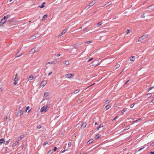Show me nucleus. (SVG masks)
<instances>
[{
  "instance_id": "nucleus-42",
  "label": "nucleus",
  "mask_w": 154,
  "mask_h": 154,
  "mask_svg": "<svg viewBox=\"0 0 154 154\" xmlns=\"http://www.w3.org/2000/svg\"><path fill=\"white\" fill-rule=\"evenodd\" d=\"M18 53H19V52H18V53H17L16 54V57H20V56H21V54H20V55H17V54H18Z\"/></svg>"
},
{
  "instance_id": "nucleus-39",
  "label": "nucleus",
  "mask_w": 154,
  "mask_h": 154,
  "mask_svg": "<svg viewBox=\"0 0 154 154\" xmlns=\"http://www.w3.org/2000/svg\"><path fill=\"white\" fill-rule=\"evenodd\" d=\"M141 17L143 18H144L145 17V13H143L141 15Z\"/></svg>"
},
{
  "instance_id": "nucleus-55",
  "label": "nucleus",
  "mask_w": 154,
  "mask_h": 154,
  "mask_svg": "<svg viewBox=\"0 0 154 154\" xmlns=\"http://www.w3.org/2000/svg\"><path fill=\"white\" fill-rule=\"evenodd\" d=\"M154 88V87H152L151 88H149V90H151L152 88Z\"/></svg>"
},
{
  "instance_id": "nucleus-12",
  "label": "nucleus",
  "mask_w": 154,
  "mask_h": 154,
  "mask_svg": "<svg viewBox=\"0 0 154 154\" xmlns=\"http://www.w3.org/2000/svg\"><path fill=\"white\" fill-rule=\"evenodd\" d=\"M111 107V106L109 105H107L106 106L105 108L104 109H106V110H107L109 109Z\"/></svg>"
},
{
  "instance_id": "nucleus-5",
  "label": "nucleus",
  "mask_w": 154,
  "mask_h": 154,
  "mask_svg": "<svg viewBox=\"0 0 154 154\" xmlns=\"http://www.w3.org/2000/svg\"><path fill=\"white\" fill-rule=\"evenodd\" d=\"M67 30H68V29H65L64 30H63V31L58 36V37H60L61 36L63 35L64 34H65L66 32L67 31Z\"/></svg>"
},
{
  "instance_id": "nucleus-40",
  "label": "nucleus",
  "mask_w": 154,
  "mask_h": 154,
  "mask_svg": "<svg viewBox=\"0 0 154 154\" xmlns=\"http://www.w3.org/2000/svg\"><path fill=\"white\" fill-rule=\"evenodd\" d=\"M48 143V142H47V141H46V142H45V143L43 144V146H45V145L46 144H47Z\"/></svg>"
},
{
  "instance_id": "nucleus-33",
  "label": "nucleus",
  "mask_w": 154,
  "mask_h": 154,
  "mask_svg": "<svg viewBox=\"0 0 154 154\" xmlns=\"http://www.w3.org/2000/svg\"><path fill=\"white\" fill-rule=\"evenodd\" d=\"M92 41H88L86 42H85V43H87V44H90V43H92Z\"/></svg>"
},
{
  "instance_id": "nucleus-10",
  "label": "nucleus",
  "mask_w": 154,
  "mask_h": 154,
  "mask_svg": "<svg viewBox=\"0 0 154 154\" xmlns=\"http://www.w3.org/2000/svg\"><path fill=\"white\" fill-rule=\"evenodd\" d=\"M40 36V35L39 34H35V36H33L31 38L32 39H34L36 38V37H38Z\"/></svg>"
},
{
  "instance_id": "nucleus-59",
  "label": "nucleus",
  "mask_w": 154,
  "mask_h": 154,
  "mask_svg": "<svg viewBox=\"0 0 154 154\" xmlns=\"http://www.w3.org/2000/svg\"><path fill=\"white\" fill-rule=\"evenodd\" d=\"M2 88H0V93L2 92Z\"/></svg>"
},
{
  "instance_id": "nucleus-4",
  "label": "nucleus",
  "mask_w": 154,
  "mask_h": 154,
  "mask_svg": "<svg viewBox=\"0 0 154 154\" xmlns=\"http://www.w3.org/2000/svg\"><path fill=\"white\" fill-rule=\"evenodd\" d=\"M74 75L71 74H68L65 75V77L66 78V79H70L72 78L74 76Z\"/></svg>"
},
{
  "instance_id": "nucleus-16",
  "label": "nucleus",
  "mask_w": 154,
  "mask_h": 154,
  "mask_svg": "<svg viewBox=\"0 0 154 154\" xmlns=\"http://www.w3.org/2000/svg\"><path fill=\"white\" fill-rule=\"evenodd\" d=\"M130 60L132 61H134L135 60V57L134 56H132L130 57Z\"/></svg>"
},
{
  "instance_id": "nucleus-6",
  "label": "nucleus",
  "mask_w": 154,
  "mask_h": 154,
  "mask_svg": "<svg viewBox=\"0 0 154 154\" xmlns=\"http://www.w3.org/2000/svg\"><path fill=\"white\" fill-rule=\"evenodd\" d=\"M23 112L22 110H20L17 112V117L20 116L23 114Z\"/></svg>"
},
{
  "instance_id": "nucleus-58",
  "label": "nucleus",
  "mask_w": 154,
  "mask_h": 154,
  "mask_svg": "<svg viewBox=\"0 0 154 154\" xmlns=\"http://www.w3.org/2000/svg\"><path fill=\"white\" fill-rule=\"evenodd\" d=\"M87 29V28H84L83 29V30L84 31H85Z\"/></svg>"
},
{
  "instance_id": "nucleus-62",
  "label": "nucleus",
  "mask_w": 154,
  "mask_h": 154,
  "mask_svg": "<svg viewBox=\"0 0 154 154\" xmlns=\"http://www.w3.org/2000/svg\"><path fill=\"white\" fill-rule=\"evenodd\" d=\"M100 128H99V126L97 128V130H98Z\"/></svg>"
},
{
  "instance_id": "nucleus-48",
  "label": "nucleus",
  "mask_w": 154,
  "mask_h": 154,
  "mask_svg": "<svg viewBox=\"0 0 154 154\" xmlns=\"http://www.w3.org/2000/svg\"><path fill=\"white\" fill-rule=\"evenodd\" d=\"M153 145H154V142H152V143H151L150 144V146H153Z\"/></svg>"
},
{
  "instance_id": "nucleus-7",
  "label": "nucleus",
  "mask_w": 154,
  "mask_h": 154,
  "mask_svg": "<svg viewBox=\"0 0 154 154\" xmlns=\"http://www.w3.org/2000/svg\"><path fill=\"white\" fill-rule=\"evenodd\" d=\"M47 80H44L40 84V86L43 87H44L47 84Z\"/></svg>"
},
{
  "instance_id": "nucleus-15",
  "label": "nucleus",
  "mask_w": 154,
  "mask_h": 154,
  "mask_svg": "<svg viewBox=\"0 0 154 154\" xmlns=\"http://www.w3.org/2000/svg\"><path fill=\"white\" fill-rule=\"evenodd\" d=\"M69 64V61H66L63 63V64L65 66H67Z\"/></svg>"
},
{
  "instance_id": "nucleus-47",
  "label": "nucleus",
  "mask_w": 154,
  "mask_h": 154,
  "mask_svg": "<svg viewBox=\"0 0 154 154\" xmlns=\"http://www.w3.org/2000/svg\"><path fill=\"white\" fill-rule=\"evenodd\" d=\"M135 104V103H134V104H131V106H130L131 107V108H132V107L134 106V105Z\"/></svg>"
},
{
  "instance_id": "nucleus-46",
  "label": "nucleus",
  "mask_w": 154,
  "mask_h": 154,
  "mask_svg": "<svg viewBox=\"0 0 154 154\" xmlns=\"http://www.w3.org/2000/svg\"><path fill=\"white\" fill-rule=\"evenodd\" d=\"M57 149V148L56 147H54L53 150L54 151H55Z\"/></svg>"
},
{
  "instance_id": "nucleus-24",
  "label": "nucleus",
  "mask_w": 154,
  "mask_h": 154,
  "mask_svg": "<svg viewBox=\"0 0 154 154\" xmlns=\"http://www.w3.org/2000/svg\"><path fill=\"white\" fill-rule=\"evenodd\" d=\"M111 4H112V3L111 2H108V3L106 4L105 5V6L107 7V6H108L111 5Z\"/></svg>"
},
{
  "instance_id": "nucleus-64",
  "label": "nucleus",
  "mask_w": 154,
  "mask_h": 154,
  "mask_svg": "<svg viewBox=\"0 0 154 154\" xmlns=\"http://www.w3.org/2000/svg\"><path fill=\"white\" fill-rule=\"evenodd\" d=\"M151 102L152 103H154V100H153L151 101Z\"/></svg>"
},
{
  "instance_id": "nucleus-31",
  "label": "nucleus",
  "mask_w": 154,
  "mask_h": 154,
  "mask_svg": "<svg viewBox=\"0 0 154 154\" xmlns=\"http://www.w3.org/2000/svg\"><path fill=\"white\" fill-rule=\"evenodd\" d=\"M9 140H7L6 141H5L4 142V143L5 144H8V143H9Z\"/></svg>"
},
{
  "instance_id": "nucleus-38",
  "label": "nucleus",
  "mask_w": 154,
  "mask_h": 154,
  "mask_svg": "<svg viewBox=\"0 0 154 154\" xmlns=\"http://www.w3.org/2000/svg\"><path fill=\"white\" fill-rule=\"evenodd\" d=\"M79 90H77L74 91V94H76L77 93H78L79 92Z\"/></svg>"
},
{
  "instance_id": "nucleus-14",
  "label": "nucleus",
  "mask_w": 154,
  "mask_h": 154,
  "mask_svg": "<svg viewBox=\"0 0 154 154\" xmlns=\"http://www.w3.org/2000/svg\"><path fill=\"white\" fill-rule=\"evenodd\" d=\"M24 137V135H20L18 138V141H19L21 139L23 138Z\"/></svg>"
},
{
  "instance_id": "nucleus-35",
  "label": "nucleus",
  "mask_w": 154,
  "mask_h": 154,
  "mask_svg": "<svg viewBox=\"0 0 154 154\" xmlns=\"http://www.w3.org/2000/svg\"><path fill=\"white\" fill-rule=\"evenodd\" d=\"M3 143H4V140H3V139H0V143L1 144H2Z\"/></svg>"
},
{
  "instance_id": "nucleus-50",
  "label": "nucleus",
  "mask_w": 154,
  "mask_h": 154,
  "mask_svg": "<svg viewBox=\"0 0 154 154\" xmlns=\"http://www.w3.org/2000/svg\"><path fill=\"white\" fill-rule=\"evenodd\" d=\"M17 84V81H15L14 82V85H16Z\"/></svg>"
},
{
  "instance_id": "nucleus-51",
  "label": "nucleus",
  "mask_w": 154,
  "mask_h": 154,
  "mask_svg": "<svg viewBox=\"0 0 154 154\" xmlns=\"http://www.w3.org/2000/svg\"><path fill=\"white\" fill-rule=\"evenodd\" d=\"M52 73V72H51L48 74V76H49Z\"/></svg>"
},
{
  "instance_id": "nucleus-32",
  "label": "nucleus",
  "mask_w": 154,
  "mask_h": 154,
  "mask_svg": "<svg viewBox=\"0 0 154 154\" xmlns=\"http://www.w3.org/2000/svg\"><path fill=\"white\" fill-rule=\"evenodd\" d=\"M147 96H148V97H151V96H152V94L151 93H149L147 94L146 95Z\"/></svg>"
},
{
  "instance_id": "nucleus-9",
  "label": "nucleus",
  "mask_w": 154,
  "mask_h": 154,
  "mask_svg": "<svg viewBox=\"0 0 154 154\" xmlns=\"http://www.w3.org/2000/svg\"><path fill=\"white\" fill-rule=\"evenodd\" d=\"M98 64V61L97 60H95L92 63V65L96 66Z\"/></svg>"
},
{
  "instance_id": "nucleus-54",
  "label": "nucleus",
  "mask_w": 154,
  "mask_h": 154,
  "mask_svg": "<svg viewBox=\"0 0 154 154\" xmlns=\"http://www.w3.org/2000/svg\"><path fill=\"white\" fill-rule=\"evenodd\" d=\"M53 61L54 62V63H56L57 62V60H55Z\"/></svg>"
},
{
  "instance_id": "nucleus-57",
  "label": "nucleus",
  "mask_w": 154,
  "mask_h": 154,
  "mask_svg": "<svg viewBox=\"0 0 154 154\" xmlns=\"http://www.w3.org/2000/svg\"><path fill=\"white\" fill-rule=\"evenodd\" d=\"M138 121V120H136L134 121L133 122L134 123H135L136 122H137Z\"/></svg>"
},
{
  "instance_id": "nucleus-49",
  "label": "nucleus",
  "mask_w": 154,
  "mask_h": 154,
  "mask_svg": "<svg viewBox=\"0 0 154 154\" xmlns=\"http://www.w3.org/2000/svg\"><path fill=\"white\" fill-rule=\"evenodd\" d=\"M144 147H143L142 148H140V149H139L138 150V152H139L142 149H144Z\"/></svg>"
},
{
  "instance_id": "nucleus-28",
  "label": "nucleus",
  "mask_w": 154,
  "mask_h": 154,
  "mask_svg": "<svg viewBox=\"0 0 154 154\" xmlns=\"http://www.w3.org/2000/svg\"><path fill=\"white\" fill-rule=\"evenodd\" d=\"M54 63V62L53 61H51L50 62H48L47 63L46 65H47L48 64H53Z\"/></svg>"
},
{
  "instance_id": "nucleus-43",
  "label": "nucleus",
  "mask_w": 154,
  "mask_h": 154,
  "mask_svg": "<svg viewBox=\"0 0 154 154\" xmlns=\"http://www.w3.org/2000/svg\"><path fill=\"white\" fill-rule=\"evenodd\" d=\"M42 127V126L41 125H38L37 127V128L38 129H40Z\"/></svg>"
},
{
  "instance_id": "nucleus-18",
  "label": "nucleus",
  "mask_w": 154,
  "mask_h": 154,
  "mask_svg": "<svg viewBox=\"0 0 154 154\" xmlns=\"http://www.w3.org/2000/svg\"><path fill=\"white\" fill-rule=\"evenodd\" d=\"M19 142L18 141H16L14 143H13L12 146L13 147H14L17 145L18 144Z\"/></svg>"
},
{
  "instance_id": "nucleus-23",
  "label": "nucleus",
  "mask_w": 154,
  "mask_h": 154,
  "mask_svg": "<svg viewBox=\"0 0 154 154\" xmlns=\"http://www.w3.org/2000/svg\"><path fill=\"white\" fill-rule=\"evenodd\" d=\"M100 134H97L95 136V139H97L100 137Z\"/></svg>"
},
{
  "instance_id": "nucleus-56",
  "label": "nucleus",
  "mask_w": 154,
  "mask_h": 154,
  "mask_svg": "<svg viewBox=\"0 0 154 154\" xmlns=\"http://www.w3.org/2000/svg\"><path fill=\"white\" fill-rule=\"evenodd\" d=\"M130 80H128L125 83V85H126L128 82H129V81Z\"/></svg>"
},
{
  "instance_id": "nucleus-25",
  "label": "nucleus",
  "mask_w": 154,
  "mask_h": 154,
  "mask_svg": "<svg viewBox=\"0 0 154 154\" xmlns=\"http://www.w3.org/2000/svg\"><path fill=\"white\" fill-rule=\"evenodd\" d=\"M45 4V2H43L42 3V5H41L39 6V7L40 8H44V7H45V6L44 5V4Z\"/></svg>"
},
{
  "instance_id": "nucleus-36",
  "label": "nucleus",
  "mask_w": 154,
  "mask_h": 154,
  "mask_svg": "<svg viewBox=\"0 0 154 154\" xmlns=\"http://www.w3.org/2000/svg\"><path fill=\"white\" fill-rule=\"evenodd\" d=\"M149 7L151 8L152 9H154V5H152L150 6H149Z\"/></svg>"
},
{
  "instance_id": "nucleus-29",
  "label": "nucleus",
  "mask_w": 154,
  "mask_h": 154,
  "mask_svg": "<svg viewBox=\"0 0 154 154\" xmlns=\"http://www.w3.org/2000/svg\"><path fill=\"white\" fill-rule=\"evenodd\" d=\"M127 109V108H125L123 110H122L121 111V112L122 113H124V112H125L126 111Z\"/></svg>"
},
{
  "instance_id": "nucleus-21",
  "label": "nucleus",
  "mask_w": 154,
  "mask_h": 154,
  "mask_svg": "<svg viewBox=\"0 0 154 154\" xmlns=\"http://www.w3.org/2000/svg\"><path fill=\"white\" fill-rule=\"evenodd\" d=\"M15 78L14 79V81H18L19 80V79L18 78H17V74L16 75H15Z\"/></svg>"
},
{
  "instance_id": "nucleus-63",
  "label": "nucleus",
  "mask_w": 154,
  "mask_h": 154,
  "mask_svg": "<svg viewBox=\"0 0 154 154\" xmlns=\"http://www.w3.org/2000/svg\"><path fill=\"white\" fill-rule=\"evenodd\" d=\"M60 55V54H58L57 55V57H59Z\"/></svg>"
},
{
  "instance_id": "nucleus-41",
  "label": "nucleus",
  "mask_w": 154,
  "mask_h": 154,
  "mask_svg": "<svg viewBox=\"0 0 154 154\" xmlns=\"http://www.w3.org/2000/svg\"><path fill=\"white\" fill-rule=\"evenodd\" d=\"M71 145H72V143H71V142H69V143H68V146L69 147H70L71 146Z\"/></svg>"
},
{
  "instance_id": "nucleus-2",
  "label": "nucleus",
  "mask_w": 154,
  "mask_h": 154,
  "mask_svg": "<svg viewBox=\"0 0 154 154\" xmlns=\"http://www.w3.org/2000/svg\"><path fill=\"white\" fill-rule=\"evenodd\" d=\"M49 109L48 105H46L42 107L40 109V111L41 112H43L44 113L46 112Z\"/></svg>"
},
{
  "instance_id": "nucleus-44",
  "label": "nucleus",
  "mask_w": 154,
  "mask_h": 154,
  "mask_svg": "<svg viewBox=\"0 0 154 154\" xmlns=\"http://www.w3.org/2000/svg\"><path fill=\"white\" fill-rule=\"evenodd\" d=\"M103 127V124H101L99 126V128H102Z\"/></svg>"
},
{
  "instance_id": "nucleus-45",
  "label": "nucleus",
  "mask_w": 154,
  "mask_h": 154,
  "mask_svg": "<svg viewBox=\"0 0 154 154\" xmlns=\"http://www.w3.org/2000/svg\"><path fill=\"white\" fill-rule=\"evenodd\" d=\"M130 32V31L129 29H127L126 31V33L128 34Z\"/></svg>"
},
{
  "instance_id": "nucleus-34",
  "label": "nucleus",
  "mask_w": 154,
  "mask_h": 154,
  "mask_svg": "<svg viewBox=\"0 0 154 154\" xmlns=\"http://www.w3.org/2000/svg\"><path fill=\"white\" fill-rule=\"evenodd\" d=\"M52 152H53L52 150H50L48 152L47 154H51L52 153Z\"/></svg>"
},
{
  "instance_id": "nucleus-53",
  "label": "nucleus",
  "mask_w": 154,
  "mask_h": 154,
  "mask_svg": "<svg viewBox=\"0 0 154 154\" xmlns=\"http://www.w3.org/2000/svg\"><path fill=\"white\" fill-rule=\"evenodd\" d=\"M93 59L92 58H91L90 59H89L88 61V62H90V61H91V60Z\"/></svg>"
},
{
  "instance_id": "nucleus-30",
  "label": "nucleus",
  "mask_w": 154,
  "mask_h": 154,
  "mask_svg": "<svg viewBox=\"0 0 154 154\" xmlns=\"http://www.w3.org/2000/svg\"><path fill=\"white\" fill-rule=\"evenodd\" d=\"M102 24V23L101 22H100L97 24V25L98 26H100Z\"/></svg>"
},
{
  "instance_id": "nucleus-26",
  "label": "nucleus",
  "mask_w": 154,
  "mask_h": 154,
  "mask_svg": "<svg viewBox=\"0 0 154 154\" xmlns=\"http://www.w3.org/2000/svg\"><path fill=\"white\" fill-rule=\"evenodd\" d=\"M120 65L119 64H117L116 65L115 67L116 69H117L119 67Z\"/></svg>"
},
{
  "instance_id": "nucleus-27",
  "label": "nucleus",
  "mask_w": 154,
  "mask_h": 154,
  "mask_svg": "<svg viewBox=\"0 0 154 154\" xmlns=\"http://www.w3.org/2000/svg\"><path fill=\"white\" fill-rule=\"evenodd\" d=\"M111 102L110 100H106L105 103V104H107Z\"/></svg>"
},
{
  "instance_id": "nucleus-52",
  "label": "nucleus",
  "mask_w": 154,
  "mask_h": 154,
  "mask_svg": "<svg viewBox=\"0 0 154 154\" xmlns=\"http://www.w3.org/2000/svg\"><path fill=\"white\" fill-rule=\"evenodd\" d=\"M29 106H27L26 108V110H28V109H29Z\"/></svg>"
},
{
  "instance_id": "nucleus-11",
  "label": "nucleus",
  "mask_w": 154,
  "mask_h": 154,
  "mask_svg": "<svg viewBox=\"0 0 154 154\" xmlns=\"http://www.w3.org/2000/svg\"><path fill=\"white\" fill-rule=\"evenodd\" d=\"M87 124L86 122H84L81 125V128H84L86 126Z\"/></svg>"
},
{
  "instance_id": "nucleus-61",
  "label": "nucleus",
  "mask_w": 154,
  "mask_h": 154,
  "mask_svg": "<svg viewBox=\"0 0 154 154\" xmlns=\"http://www.w3.org/2000/svg\"><path fill=\"white\" fill-rule=\"evenodd\" d=\"M151 154H154V151L153 152H150Z\"/></svg>"
},
{
  "instance_id": "nucleus-1",
  "label": "nucleus",
  "mask_w": 154,
  "mask_h": 154,
  "mask_svg": "<svg viewBox=\"0 0 154 154\" xmlns=\"http://www.w3.org/2000/svg\"><path fill=\"white\" fill-rule=\"evenodd\" d=\"M10 15H7L4 16L3 18L1 20L0 23V25H2L4 24L6 21L7 19L9 18Z\"/></svg>"
},
{
  "instance_id": "nucleus-3",
  "label": "nucleus",
  "mask_w": 154,
  "mask_h": 154,
  "mask_svg": "<svg viewBox=\"0 0 154 154\" xmlns=\"http://www.w3.org/2000/svg\"><path fill=\"white\" fill-rule=\"evenodd\" d=\"M148 36L147 35H144L140 37L138 40V42H140L141 41L143 40L145 38H146L148 37Z\"/></svg>"
},
{
  "instance_id": "nucleus-8",
  "label": "nucleus",
  "mask_w": 154,
  "mask_h": 154,
  "mask_svg": "<svg viewBox=\"0 0 154 154\" xmlns=\"http://www.w3.org/2000/svg\"><path fill=\"white\" fill-rule=\"evenodd\" d=\"M95 3L96 1H93L92 2H91L90 3H89L88 5V7L87 8V9H88L90 7L94 5V4H95Z\"/></svg>"
},
{
  "instance_id": "nucleus-22",
  "label": "nucleus",
  "mask_w": 154,
  "mask_h": 154,
  "mask_svg": "<svg viewBox=\"0 0 154 154\" xmlns=\"http://www.w3.org/2000/svg\"><path fill=\"white\" fill-rule=\"evenodd\" d=\"M49 94V93L48 92H45L44 94V95L45 97H47Z\"/></svg>"
},
{
  "instance_id": "nucleus-60",
  "label": "nucleus",
  "mask_w": 154,
  "mask_h": 154,
  "mask_svg": "<svg viewBox=\"0 0 154 154\" xmlns=\"http://www.w3.org/2000/svg\"><path fill=\"white\" fill-rule=\"evenodd\" d=\"M118 118V116H116L113 119V120H115L116 119H117Z\"/></svg>"
},
{
  "instance_id": "nucleus-19",
  "label": "nucleus",
  "mask_w": 154,
  "mask_h": 154,
  "mask_svg": "<svg viewBox=\"0 0 154 154\" xmlns=\"http://www.w3.org/2000/svg\"><path fill=\"white\" fill-rule=\"evenodd\" d=\"M48 17V15L47 14H45L43 16V17L42 18V20H45V19L46 18Z\"/></svg>"
},
{
  "instance_id": "nucleus-20",
  "label": "nucleus",
  "mask_w": 154,
  "mask_h": 154,
  "mask_svg": "<svg viewBox=\"0 0 154 154\" xmlns=\"http://www.w3.org/2000/svg\"><path fill=\"white\" fill-rule=\"evenodd\" d=\"M93 142V140H89L87 143V144L88 145H89L90 143H92Z\"/></svg>"
},
{
  "instance_id": "nucleus-37",
  "label": "nucleus",
  "mask_w": 154,
  "mask_h": 154,
  "mask_svg": "<svg viewBox=\"0 0 154 154\" xmlns=\"http://www.w3.org/2000/svg\"><path fill=\"white\" fill-rule=\"evenodd\" d=\"M10 118V117H6L4 119V121H7V120L8 119H9Z\"/></svg>"
},
{
  "instance_id": "nucleus-17",
  "label": "nucleus",
  "mask_w": 154,
  "mask_h": 154,
  "mask_svg": "<svg viewBox=\"0 0 154 154\" xmlns=\"http://www.w3.org/2000/svg\"><path fill=\"white\" fill-rule=\"evenodd\" d=\"M33 78H34V77L33 76L31 75L28 78V81H31L33 79Z\"/></svg>"
},
{
  "instance_id": "nucleus-13",
  "label": "nucleus",
  "mask_w": 154,
  "mask_h": 154,
  "mask_svg": "<svg viewBox=\"0 0 154 154\" xmlns=\"http://www.w3.org/2000/svg\"><path fill=\"white\" fill-rule=\"evenodd\" d=\"M35 52V50L34 48H32L29 51L30 54H33Z\"/></svg>"
}]
</instances>
